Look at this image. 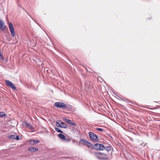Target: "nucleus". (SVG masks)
Here are the masks:
<instances>
[{"instance_id":"1","label":"nucleus","mask_w":160,"mask_h":160,"mask_svg":"<svg viewBox=\"0 0 160 160\" xmlns=\"http://www.w3.org/2000/svg\"><path fill=\"white\" fill-rule=\"evenodd\" d=\"M93 154L99 160H106L108 158V155L103 153L95 152H93Z\"/></svg>"},{"instance_id":"2","label":"nucleus","mask_w":160,"mask_h":160,"mask_svg":"<svg viewBox=\"0 0 160 160\" xmlns=\"http://www.w3.org/2000/svg\"><path fill=\"white\" fill-rule=\"evenodd\" d=\"M54 106L57 108H60L65 109L66 108V104L64 102H56L54 103Z\"/></svg>"},{"instance_id":"3","label":"nucleus","mask_w":160,"mask_h":160,"mask_svg":"<svg viewBox=\"0 0 160 160\" xmlns=\"http://www.w3.org/2000/svg\"><path fill=\"white\" fill-rule=\"evenodd\" d=\"M94 149L98 150H103L105 149V146L100 143H96L94 145Z\"/></svg>"},{"instance_id":"4","label":"nucleus","mask_w":160,"mask_h":160,"mask_svg":"<svg viewBox=\"0 0 160 160\" xmlns=\"http://www.w3.org/2000/svg\"><path fill=\"white\" fill-rule=\"evenodd\" d=\"M89 137L92 141H98V136L94 133L90 132L89 133Z\"/></svg>"},{"instance_id":"5","label":"nucleus","mask_w":160,"mask_h":160,"mask_svg":"<svg viewBox=\"0 0 160 160\" xmlns=\"http://www.w3.org/2000/svg\"><path fill=\"white\" fill-rule=\"evenodd\" d=\"M5 83L8 87H10L13 90H16L17 89L14 85L12 83L11 81L9 80H6Z\"/></svg>"},{"instance_id":"6","label":"nucleus","mask_w":160,"mask_h":160,"mask_svg":"<svg viewBox=\"0 0 160 160\" xmlns=\"http://www.w3.org/2000/svg\"><path fill=\"white\" fill-rule=\"evenodd\" d=\"M9 27L11 35L13 37L15 36V31L13 27V25L11 22H10L9 24Z\"/></svg>"},{"instance_id":"7","label":"nucleus","mask_w":160,"mask_h":160,"mask_svg":"<svg viewBox=\"0 0 160 160\" xmlns=\"http://www.w3.org/2000/svg\"><path fill=\"white\" fill-rule=\"evenodd\" d=\"M5 22L3 21L0 20V29L4 31H5L7 26L5 25Z\"/></svg>"},{"instance_id":"8","label":"nucleus","mask_w":160,"mask_h":160,"mask_svg":"<svg viewBox=\"0 0 160 160\" xmlns=\"http://www.w3.org/2000/svg\"><path fill=\"white\" fill-rule=\"evenodd\" d=\"M28 151L31 152H33L37 151L38 150V148L34 147H30L28 149Z\"/></svg>"},{"instance_id":"9","label":"nucleus","mask_w":160,"mask_h":160,"mask_svg":"<svg viewBox=\"0 0 160 160\" xmlns=\"http://www.w3.org/2000/svg\"><path fill=\"white\" fill-rule=\"evenodd\" d=\"M9 138L12 139H14L17 140H19L20 138L18 136L16 135H12L9 136Z\"/></svg>"},{"instance_id":"10","label":"nucleus","mask_w":160,"mask_h":160,"mask_svg":"<svg viewBox=\"0 0 160 160\" xmlns=\"http://www.w3.org/2000/svg\"><path fill=\"white\" fill-rule=\"evenodd\" d=\"M26 125L27 126L28 128L31 130H32L33 129V127L28 122H26Z\"/></svg>"},{"instance_id":"11","label":"nucleus","mask_w":160,"mask_h":160,"mask_svg":"<svg viewBox=\"0 0 160 160\" xmlns=\"http://www.w3.org/2000/svg\"><path fill=\"white\" fill-rule=\"evenodd\" d=\"M58 136L62 140L65 139V136L62 134H59L58 135Z\"/></svg>"},{"instance_id":"12","label":"nucleus","mask_w":160,"mask_h":160,"mask_svg":"<svg viewBox=\"0 0 160 160\" xmlns=\"http://www.w3.org/2000/svg\"><path fill=\"white\" fill-rule=\"evenodd\" d=\"M34 140H30L28 141V143L30 145H34Z\"/></svg>"},{"instance_id":"13","label":"nucleus","mask_w":160,"mask_h":160,"mask_svg":"<svg viewBox=\"0 0 160 160\" xmlns=\"http://www.w3.org/2000/svg\"><path fill=\"white\" fill-rule=\"evenodd\" d=\"M108 152L110 151L111 150V148L110 146H105V149Z\"/></svg>"},{"instance_id":"14","label":"nucleus","mask_w":160,"mask_h":160,"mask_svg":"<svg viewBox=\"0 0 160 160\" xmlns=\"http://www.w3.org/2000/svg\"><path fill=\"white\" fill-rule=\"evenodd\" d=\"M67 127V125L66 124H65L64 122L62 123V124L61 125V128H66Z\"/></svg>"},{"instance_id":"15","label":"nucleus","mask_w":160,"mask_h":160,"mask_svg":"<svg viewBox=\"0 0 160 160\" xmlns=\"http://www.w3.org/2000/svg\"><path fill=\"white\" fill-rule=\"evenodd\" d=\"M6 114L4 112H0V117H3L6 116Z\"/></svg>"},{"instance_id":"16","label":"nucleus","mask_w":160,"mask_h":160,"mask_svg":"<svg viewBox=\"0 0 160 160\" xmlns=\"http://www.w3.org/2000/svg\"><path fill=\"white\" fill-rule=\"evenodd\" d=\"M80 141H82L85 145H86L87 143H88V142L87 141L85 140H84L82 139H81L80 140Z\"/></svg>"},{"instance_id":"17","label":"nucleus","mask_w":160,"mask_h":160,"mask_svg":"<svg viewBox=\"0 0 160 160\" xmlns=\"http://www.w3.org/2000/svg\"><path fill=\"white\" fill-rule=\"evenodd\" d=\"M55 130L57 131L58 132H60L61 133H63V132L60 129L58 128H55Z\"/></svg>"},{"instance_id":"18","label":"nucleus","mask_w":160,"mask_h":160,"mask_svg":"<svg viewBox=\"0 0 160 160\" xmlns=\"http://www.w3.org/2000/svg\"><path fill=\"white\" fill-rule=\"evenodd\" d=\"M85 145H86L89 148H91L92 146V145L91 143H89V142H88V143H87Z\"/></svg>"},{"instance_id":"19","label":"nucleus","mask_w":160,"mask_h":160,"mask_svg":"<svg viewBox=\"0 0 160 160\" xmlns=\"http://www.w3.org/2000/svg\"><path fill=\"white\" fill-rule=\"evenodd\" d=\"M64 140L65 141H66L67 142H69L71 141V140L70 139L68 138H66L65 137V139H64Z\"/></svg>"},{"instance_id":"20","label":"nucleus","mask_w":160,"mask_h":160,"mask_svg":"<svg viewBox=\"0 0 160 160\" xmlns=\"http://www.w3.org/2000/svg\"><path fill=\"white\" fill-rule=\"evenodd\" d=\"M96 130H99V131H100L101 132H103V131H104V132L105 131L103 130V129H102V128H96Z\"/></svg>"},{"instance_id":"21","label":"nucleus","mask_w":160,"mask_h":160,"mask_svg":"<svg viewBox=\"0 0 160 160\" xmlns=\"http://www.w3.org/2000/svg\"><path fill=\"white\" fill-rule=\"evenodd\" d=\"M61 124H60L58 122H57L56 123V125L58 127H61Z\"/></svg>"},{"instance_id":"22","label":"nucleus","mask_w":160,"mask_h":160,"mask_svg":"<svg viewBox=\"0 0 160 160\" xmlns=\"http://www.w3.org/2000/svg\"><path fill=\"white\" fill-rule=\"evenodd\" d=\"M34 145H35L37 143H38L40 142V141L38 140H34Z\"/></svg>"},{"instance_id":"23","label":"nucleus","mask_w":160,"mask_h":160,"mask_svg":"<svg viewBox=\"0 0 160 160\" xmlns=\"http://www.w3.org/2000/svg\"><path fill=\"white\" fill-rule=\"evenodd\" d=\"M72 122V121L71 120L68 119V121H67L66 123H67L68 124H69L70 125L71 123Z\"/></svg>"},{"instance_id":"24","label":"nucleus","mask_w":160,"mask_h":160,"mask_svg":"<svg viewBox=\"0 0 160 160\" xmlns=\"http://www.w3.org/2000/svg\"><path fill=\"white\" fill-rule=\"evenodd\" d=\"M70 125H72L73 126H76V124L74 122H72L71 123Z\"/></svg>"},{"instance_id":"25","label":"nucleus","mask_w":160,"mask_h":160,"mask_svg":"<svg viewBox=\"0 0 160 160\" xmlns=\"http://www.w3.org/2000/svg\"><path fill=\"white\" fill-rule=\"evenodd\" d=\"M68 119L66 118H63V120L64 121H65L66 122H67V121H68Z\"/></svg>"},{"instance_id":"26","label":"nucleus","mask_w":160,"mask_h":160,"mask_svg":"<svg viewBox=\"0 0 160 160\" xmlns=\"http://www.w3.org/2000/svg\"><path fill=\"white\" fill-rule=\"evenodd\" d=\"M57 122H58L60 124H62V123H63V122H62L60 120H58Z\"/></svg>"},{"instance_id":"27","label":"nucleus","mask_w":160,"mask_h":160,"mask_svg":"<svg viewBox=\"0 0 160 160\" xmlns=\"http://www.w3.org/2000/svg\"><path fill=\"white\" fill-rule=\"evenodd\" d=\"M0 57H2V55L1 54V51L0 50Z\"/></svg>"},{"instance_id":"28","label":"nucleus","mask_w":160,"mask_h":160,"mask_svg":"<svg viewBox=\"0 0 160 160\" xmlns=\"http://www.w3.org/2000/svg\"><path fill=\"white\" fill-rule=\"evenodd\" d=\"M42 64H43V63L41 64V66H42V67H44L43 65H42Z\"/></svg>"}]
</instances>
